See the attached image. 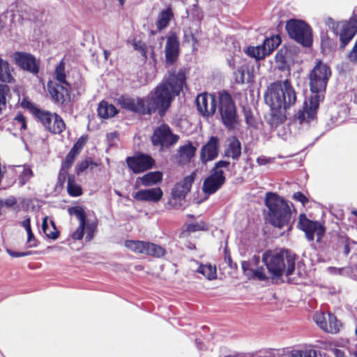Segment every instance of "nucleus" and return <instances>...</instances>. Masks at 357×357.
Segmentation results:
<instances>
[{
	"mask_svg": "<svg viewBox=\"0 0 357 357\" xmlns=\"http://www.w3.org/2000/svg\"><path fill=\"white\" fill-rule=\"evenodd\" d=\"M36 117L47 130L54 134H60L66 128L63 119L56 114L41 109Z\"/></svg>",
	"mask_w": 357,
	"mask_h": 357,
	"instance_id": "11",
	"label": "nucleus"
},
{
	"mask_svg": "<svg viewBox=\"0 0 357 357\" xmlns=\"http://www.w3.org/2000/svg\"><path fill=\"white\" fill-rule=\"evenodd\" d=\"M13 68L7 60L0 56V81L2 82L12 83L14 82L13 76Z\"/></svg>",
	"mask_w": 357,
	"mask_h": 357,
	"instance_id": "25",
	"label": "nucleus"
},
{
	"mask_svg": "<svg viewBox=\"0 0 357 357\" xmlns=\"http://www.w3.org/2000/svg\"><path fill=\"white\" fill-rule=\"evenodd\" d=\"M86 142V137H81L77 142L74 144L73 148L71 149L70 151L75 153V154L78 155L80 152V151L82 149L84 146L85 145Z\"/></svg>",
	"mask_w": 357,
	"mask_h": 357,
	"instance_id": "49",
	"label": "nucleus"
},
{
	"mask_svg": "<svg viewBox=\"0 0 357 357\" xmlns=\"http://www.w3.org/2000/svg\"><path fill=\"white\" fill-rule=\"evenodd\" d=\"M219 139L217 137H211L208 142L203 146L200 152V159L206 164L208 161L214 160L218 155Z\"/></svg>",
	"mask_w": 357,
	"mask_h": 357,
	"instance_id": "18",
	"label": "nucleus"
},
{
	"mask_svg": "<svg viewBox=\"0 0 357 357\" xmlns=\"http://www.w3.org/2000/svg\"><path fill=\"white\" fill-rule=\"evenodd\" d=\"M257 161L259 165H262L266 164L268 160L265 157H260V158H257Z\"/></svg>",
	"mask_w": 357,
	"mask_h": 357,
	"instance_id": "62",
	"label": "nucleus"
},
{
	"mask_svg": "<svg viewBox=\"0 0 357 357\" xmlns=\"http://www.w3.org/2000/svg\"><path fill=\"white\" fill-rule=\"evenodd\" d=\"M30 218H26L25 220L21 222L20 225L23 227L27 233V241L26 243L29 248H34L37 246L36 240L32 232Z\"/></svg>",
	"mask_w": 357,
	"mask_h": 357,
	"instance_id": "37",
	"label": "nucleus"
},
{
	"mask_svg": "<svg viewBox=\"0 0 357 357\" xmlns=\"http://www.w3.org/2000/svg\"><path fill=\"white\" fill-rule=\"evenodd\" d=\"M287 50H280L275 55V61L280 67H283L287 62Z\"/></svg>",
	"mask_w": 357,
	"mask_h": 357,
	"instance_id": "47",
	"label": "nucleus"
},
{
	"mask_svg": "<svg viewBox=\"0 0 357 357\" xmlns=\"http://www.w3.org/2000/svg\"><path fill=\"white\" fill-rule=\"evenodd\" d=\"M178 139L179 137L174 135L168 126L161 125L154 130L152 142L154 146H160L163 149L176 144Z\"/></svg>",
	"mask_w": 357,
	"mask_h": 357,
	"instance_id": "12",
	"label": "nucleus"
},
{
	"mask_svg": "<svg viewBox=\"0 0 357 357\" xmlns=\"http://www.w3.org/2000/svg\"><path fill=\"white\" fill-rule=\"evenodd\" d=\"M295 254L288 250H267L262 255V261L273 278L291 275L295 270Z\"/></svg>",
	"mask_w": 357,
	"mask_h": 357,
	"instance_id": "4",
	"label": "nucleus"
},
{
	"mask_svg": "<svg viewBox=\"0 0 357 357\" xmlns=\"http://www.w3.org/2000/svg\"><path fill=\"white\" fill-rule=\"evenodd\" d=\"M77 155V154L70 151L67 154L59 174V181L61 183H63L65 181L66 176L69 175L68 170L71 167Z\"/></svg>",
	"mask_w": 357,
	"mask_h": 357,
	"instance_id": "28",
	"label": "nucleus"
},
{
	"mask_svg": "<svg viewBox=\"0 0 357 357\" xmlns=\"http://www.w3.org/2000/svg\"><path fill=\"white\" fill-rule=\"evenodd\" d=\"M13 124L20 130H25L26 128L25 118L21 113L16 114L13 119Z\"/></svg>",
	"mask_w": 357,
	"mask_h": 357,
	"instance_id": "44",
	"label": "nucleus"
},
{
	"mask_svg": "<svg viewBox=\"0 0 357 357\" xmlns=\"http://www.w3.org/2000/svg\"><path fill=\"white\" fill-rule=\"evenodd\" d=\"M241 267H242V269L243 271V273L248 277H249L250 275L251 274L252 271V268H251V267H250V261H242Z\"/></svg>",
	"mask_w": 357,
	"mask_h": 357,
	"instance_id": "54",
	"label": "nucleus"
},
{
	"mask_svg": "<svg viewBox=\"0 0 357 357\" xmlns=\"http://www.w3.org/2000/svg\"><path fill=\"white\" fill-rule=\"evenodd\" d=\"M7 252L10 256L13 257H22L29 255V252H14L10 250H7Z\"/></svg>",
	"mask_w": 357,
	"mask_h": 357,
	"instance_id": "59",
	"label": "nucleus"
},
{
	"mask_svg": "<svg viewBox=\"0 0 357 357\" xmlns=\"http://www.w3.org/2000/svg\"><path fill=\"white\" fill-rule=\"evenodd\" d=\"M173 17L174 14L171 7H167L166 9L162 10L158 14L157 20L155 22V25L158 30L162 31V29L167 28Z\"/></svg>",
	"mask_w": 357,
	"mask_h": 357,
	"instance_id": "26",
	"label": "nucleus"
},
{
	"mask_svg": "<svg viewBox=\"0 0 357 357\" xmlns=\"http://www.w3.org/2000/svg\"><path fill=\"white\" fill-rule=\"evenodd\" d=\"M337 34L340 35V47L344 48L357 32V20L341 22Z\"/></svg>",
	"mask_w": 357,
	"mask_h": 357,
	"instance_id": "16",
	"label": "nucleus"
},
{
	"mask_svg": "<svg viewBox=\"0 0 357 357\" xmlns=\"http://www.w3.org/2000/svg\"><path fill=\"white\" fill-rule=\"evenodd\" d=\"M248 278H257L259 280H265L266 279H267V276L264 272V269L263 267L252 269L251 274Z\"/></svg>",
	"mask_w": 357,
	"mask_h": 357,
	"instance_id": "46",
	"label": "nucleus"
},
{
	"mask_svg": "<svg viewBox=\"0 0 357 357\" xmlns=\"http://www.w3.org/2000/svg\"><path fill=\"white\" fill-rule=\"evenodd\" d=\"M268 208L267 220L274 227L278 229L291 228V206L283 197L274 192H267L264 199Z\"/></svg>",
	"mask_w": 357,
	"mask_h": 357,
	"instance_id": "3",
	"label": "nucleus"
},
{
	"mask_svg": "<svg viewBox=\"0 0 357 357\" xmlns=\"http://www.w3.org/2000/svg\"><path fill=\"white\" fill-rule=\"evenodd\" d=\"M245 117L246 123L250 126H255V119L250 111H246L245 112Z\"/></svg>",
	"mask_w": 357,
	"mask_h": 357,
	"instance_id": "58",
	"label": "nucleus"
},
{
	"mask_svg": "<svg viewBox=\"0 0 357 357\" xmlns=\"http://www.w3.org/2000/svg\"><path fill=\"white\" fill-rule=\"evenodd\" d=\"M67 191L72 197H78L82 194V189L81 186L77 183L73 175H68Z\"/></svg>",
	"mask_w": 357,
	"mask_h": 357,
	"instance_id": "34",
	"label": "nucleus"
},
{
	"mask_svg": "<svg viewBox=\"0 0 357 357\" xmlns=\"http://www.w3.org/2000/svg\"><path fill=\"white\" fill-rule=\"evenodd\" d=\"M97 165L96 163H94L89 160H84L79 163L77 164L76 167V173L79 175L84 171H85L86 169H88L89 167H91V169L93 168V167H96Z\"/></svg>",
	"mask_w": 357,
	"mask_h": 357,
	"instance_id": "43",
	"label": "nucleus"
},
{
	"mask_svg": "<svg viewBox=\"0 0 357 357\" xmlns=\"http://www.w3.org/2000/svg\"><path fill=\"white\" fill-rule=\"evenodd\" d=\"M219 110L223 124L229 130H234L238 126L236 108L231 96L227 92L219 93Z\"/></svg>",
	"mask_w": 357,
	"mask_h": 357,
	"instance_id": "6",
	"label": "nucleus"
},
{
	"mask_svg": "<svg viewBox=\"0 0 357 357\" xmlns=\"http://www.w3.org/2000/svg\"><path fill=\"white\" fill-rule=\"evenodd\" d=\"M325 23L329 29H332L335 33H337L338 28L340 27L337 24H341V22H335L332 18L328 17L326 19Z\"/></svg>",
	"mask_w": 357,
	"mask_h": 357,
	"instance_id": "52",
	"label": "nucleus"
},
{
	"mask_svg": "<svg viewBox=\"0 0 357 357\" xmlns=\"http://www.w3.org/2000/svg\"><path fill=\"white\" fill-rule=\"evenodd\" d=\"M196 151L197 147L192 142H187L179 146L176 154L177 161L183 165L189 163L195 157Z\"/></svg>",
	"mask_w": 357,
	"mask_h": 357,
	"instance_id": "22",
	"label": "nucleus"
},
{
	"mask_svg": "<svg viewBox=\"0 0 357 357\" xmlns=\"http://www.w3.org/2000/svg\"><path fill=\"white\" fill-rule=\"evenodd\" d=\"M5 22L3 20L2 17H0V31L4 27Z\"/></svg>",
	"mask_w": 357,
	"mask_h": 357,
	"instance_id": "64",
	"label": "nucleus"
},
{
	"mask_svg": "<svg viewBox=\"0 0 357 357\" xmlns=\"http://www.w3.org/2000/svg\"><path fill=\"white\" fill-rule=\"evenodd\" d=\"M245 52L248 56L257 60L265 57L264 52L263 51V48L261 45L257 47H248Z\"/></svg>",
	"mask_w": 357,
	"mask_h": 357,
	"instance_id": "40",
	"label": "nucleus"
},
{
	"mask_svg": "<svg viewBox=\"0 0 357 357\" xmlns=\"http://www.w3.org/2000/svg\"><path fill=\"white\" fill-rule=\"evenodd\" d=\"M197 271L210 280L216 278V268L211 264H202Z\"/></svg>",
	"mask_w": 357,
	"mask_h": 357,
	"instance_id": "38",
	"label": "nucleus"
},
{
	"mask_svg": "<svg viewBox=\"0 0 357 357\" xmlns=\"http://www.w3.org/2000/svg\"><path fill=\"white\" fill-rule=\"evenodd\" d=\"M333 353L335 357H346L344 351L340 349H333Z\"/></svg>",
	"mask_w": 357,
	"mask_h": 357,
	"instance_id": "61",
	"label": "nucleus"
},
{
	"mask_svg": "<svg viewBox=\"0 0 357 357\" xmlns=\"http://www.w3.org/2000/svg\"><path fill=\"white\" fill-rule=\"evenodd\" d=\"M42 229L47 237L54 240L58 238L59 231L56 229L54 221L47 216L43 220Z\"/></svg>",
	"mask_w": 357,
	"mask_h": 357,
	"instance_id": "27",
	"label": "nucleus"
},
{
	"mask_svg": "<svg viewBox=\"0 0 357 357\" xmlns=\"http://www.w3.org/2000/svg\"><path fill=\"white\" fill-rule=\"evenodd\" d=\"M21 106L23 108L29 109L36 116L38 115V112H40V109L36 107L27 98H23L21 101Z\"/></svg>",
	"mask_w": 357,
	"mask_h": 357,
	"instance_id": "45",
	"label": "nucleus"
},
{
	"mask_svg": "<svg viewBox=\"0 0 357 357\" xmlns=\"http://www.w3.org/2000/svg\"><path fill=\"white\" fill-rule=\"evenodd\" d=\"M292 357H317V352L313 349L296 351L292 354Z\"/></svg>",
	"mask_w": 357,
	"mask_h": 357,
	"instance_id": "48",
	"label": "nucleus"
},
{
	"mask_svg": "<svg viewBox=\"0 0 357 357\" xmlns=\"http://www.w3.org/2000/svg\"><path fill=\"white\" fill-rule=\"evenodd\" d=\"M98 113L101 118L107 119L114 116L117 113V110L113 105L102 101L98 108Z\"/></svg>",
	"mask_w": 357,
	"mask_h": 357,
	"instance_id": "29",
	"label": "nucleus"
},
{
	"mask_svg": "<svg viewBox=\"0 0 357 357\" xmlns=\"http://www.w3.org/2000/svg\"><path fill=\"white\" fill-rule=\"evenodd\" d=\"M342 324L332 313L328 312L324 331L330 333H337L340 331Z\"/></svg>",
	"mask_w": 357,
	"mask_h": 357,
	"instance_id": "31",
	"label": "nucleus"
},
{
	"mask_svg": "<svg viewBox=\"0 0 357 357\" xmlns=\"http://www.w3.org/2000/svg\"><path fill=\"white\" fill-rule=\"evenodd\" d=\"M235 81L239 84L250 82L251 81V75L245 67H240L235 73Z\"/></svg>",
	"mask_w": 357,
	"mask_h": 357,
	"instance_id": "39",
	"label": "nucleus"
},
{
	"mask_svg": "<svg viewBox=\"0 0 357 357\" xmlns=\"http://www.w3.org/2000/svg\"><path fill=\"white\" fill-rule=\"evenodd\" d=\"M227 63L229 67H231V68H234L235 63L233 58H231V59H228Z\"/></svg>",
	"mask_w": 357,
	"mask_h": 357,
	"instance_id": "63",
	"label": "nucleus"
},
{
	"mask_svg": "<svg viewBox=\"0 0 357 357\" xmlns=\"http://www.w3.org/2000/svg\"><path fill=\"white\" fill-rule=\"evenodd\" d=\"M30 8L25 7L24 10L21 11V13L20 14V16L21 17L22 20H33V18L29 15Z\"/></svg>",
	"mask_w": 357,
	"mask_h": 357,
	"instance_id": "56",
	"label": "nucleus"
},
{
	"mask_svg": "<svg viewBox=\"0 0 357 357\" xmlns=\"http://www.w3.org/2000/svg\"><path fill=\"white\" fill-rule=\"evenodd\" d=\"M264 98L271 108V115L277 121L286 119V110L296 101L295 90L287 79L271 84Z\"/></svg>",
	"mask_w": 357,
	"mask_h": 357,
	"instance_id": "2",
	"label": "nucleus"
},
{
	"mask_svg": "<svg viewBox=\"0 0 357 357\" xmlns=\"http://www.w3.org/2000/svg\"><path fill=\"white\" fill-rule=\"evenodd\" d=\"M16 171L18 174V181L20 185H24L33 176V173L29 166H19Z\"/></svg>",
	"mask_w": 357,
	"mask_h": 357,
	"instance_id": "32",
	"label": "nucleus"
},
{
	"mask_svg": "<svg viewBox=\"0 0 357 357\" xmlns=\"http://www.w3.org/2000/svg\"><path fill=\"white\" fill-rule=\"evenodd\" d=\"M165 53L166 62L169 64L174 63L179 53V41L175 33H171L167 36Z\"/></svg>",
	"mask_w": 357,
	"mask_h": 357,
	"instance_id": "20",
	"label": "nucleus"
},
{
	"mask_svg": "<svg viewBox=\"0 0 357 357\" xmlns=\"http://www.w3.org/2000/svg\"><path fill=\"white\" fill-rule=\"evenodd\" d=\"M13 58L15 63L21 68L33 74L38 73V65L36 63L34 56L31 54L22 52H16L13 54Z\"/></svg>",
	"mask_w": 357,
	"mask_h": 357,
	"instance_id": "15",
	"label": "nucleus"
},
{
	"mask_svg": "<svg viewBox=\"0 0 357 357\" xmlns=\"http://www.w3.org/2000/svg\"><path fill=\"white\" fill-rule=\"evenodd\" d=\"M124 245L126 248L132 252L145 255L146 241L128 240L125 241Z\"/></svg>",
	"mask_w": 357,
	"mask_h": 357,
	"instance_id": "33",
	"label": "nucleus"
},
{
	"mask_svg": "<svg viewBox=\"0 0 357 357\" xmlns=\"http://www.w3.org/2000/svg\"><path fill=\"white\" fill-rule=\"evenodd\" d=\"M163 192L160 188L140 190L133 194L135 199L139 202H158L162 197Z\"/></svg>",
	"mask_w": 357,
	"mask_h": 357,
	"instance_id": "21",
	"label": "nucleus"
},
{
	"mask_svg": "<svg viewBox=\"0 0 357 357\" xmlns=\"http://www.w3.org/2000/svg\"><path fill=\"white\" fill-rule=\"evenodd\" d=\"M308 110H309V108H308L307 103L305 102V106L303 107V109L298 111L296 115V120L298 121L300 124H303L305 122H309L310 120L313 119L307 118Z\"/></svg>",
	"mask_w": 357,
	"mask_h": 357,
	"instance_id": "41",
	"label": "nucleus"
},
{
	"mask_svg": "<svg viewBox=\"0 0 357 357\" xmlns=\"http://www.w3.org/2000/svg\"><path fill=\"white\" fill-rule=\"evenodd\" d=\"M86 232H87L86 239L87 241H91L93 236V229L91 226H89V225L86 226Z\"/></svg>",
	"mask_w": 357,
	"mask_h": 357,
	"instance_id": "60",
	"label": "nucleus"
},
{
	"mask_svg": "<svg viewBox=\"0 0 357 357\" xmlns=\"http://www.w3.org/2000/svg\"><path fill=\"white\" fill-rule=\"evenodd\" d=\"M331 75L330 68L321 61H318L309 75V84L312 93L324 91Z\"/></svg>",
	"mask_w": 357,
	"mask_h": 357,
	"instance_id": "7",
	"label": "nucleus"
},
{
	"mask_svg": "<svg viewBox=\"0 0 357 357\" xmlns=\"http://www.w3.org/2000/svg\"><path fill=\"white\" fill-rule=\"evenodd\" d=\"M292 197L296 201L301 202L303 206L308 202V199L301 192H295Z\"/></svg>",
	"mask_w": 357,
	"mask_h": 357,
	"instance_id": "53",
	"label": "nucleus"
},
{
	"mask_svg": "<svg viewBox=\"0 0 357 357\" xmlns=\"http://www.w3.org/2000/svg\"><path fill=\"white\" fill-rule=\"evenodd\" d=\"M68 213L70 215H75L79 221V227L74 232H73L71 236L75 240H80L84 236V230L86 227V213L84 208L79 206L69 208Z\"/></svg>",
	"mask_w": 357,
	"mask_h": 357,
	"instance_id": "19",
	"label": "nucleus"
},
{
	"mask_svg": "<svg viewBox=\"0 0 357 357\" xmlns=\"http://www.w3.org/2000/svg\"><path fill=\"white\" fill-rule=\"evenodd\" d=\"M298 225L305 233L306 238L310 241L314 240V235L319 241L325 232L324 227L321 224L307 219L305 214L300 215Z\"/></svg>",
	"mask_w": 357,
	"mask_h": 357,
	"instance_id": "13",
	"label": "nucleus"
},
{
	"mask_svg": "<svg viewBox=\"0 0 357 357\" xmlns=\"http://www.w3.org/2000/svg\"><path fill=\"white\" fill-rule=\"evenodd\" d=\"M313 319L317 326L324 331L326 322V317L325 314L322 312H317L314 314Z\"/></svg>",
	"mask_w": 357,
	"mask_h": 357,
	"instance_id": "42",
	"label": "nucleus"
},
{
	"mask_svg": "<svg viewBox=\"0 0 357 357\" xmlns=\"http://www.w3.org/2000/svg\"><path fill=\"white\" fill-rule=\"evenodd\" d=\"M128 167L135 174L142 173L153 167L155 160L149 155L140 153L126 158Z\"/></svg>",
	"mask_w": 357,
	"mask_h": 357,
	"instance_id": "14",
	"label": "nucleus"
},
{
	"mask_svg": "<svg viewBox=\"0 0 357 357\" xmlns=\"http://www.w3.org/2000/svg\"><path fill=\"white\" fill-rule=\"evenodd\" d=\"M196 102L199 112L203 116L212 115L216 110V100L214 95L200 94L197 97Z\"/></svg>",
	"mask_w": 357,
	"mask_h": 357,
	"instance_id": "17",
	"label": "nucleus"
},
{
	"mask_svg": "<svg viewBox=\"0 0 357 357\" xmlns=\"http://www.w3.org/2000/svg\"><path fill=\"white\" fill-rule=\"evenodd\" d=\"M162 180V174L160 172H151L142 176L137 178L135 187L139 188L140 185L147 187L160 183Z\"/></svg>",
	"mask_w": 357,
	"mask_h": 357,
	"instance_id": "23",
	"label": "nucleus"
},
{
	"mask_svg": "<svg viewBox=\"0 0 357 357\" xmlns=\"http://www.w3.org/2000/svg\"><path fill=\"white\" fill-rule=\"evenodd\" d=\"M315 94L311 96L310 100V105L308 106L309 110L307 113L308 119H314L317 114V110L319 107V102L323 100V96L314 93Z\"/></svg>",
	"mask_w": 357,
	"mask_h": 357,
	"instance_id": "35",
	"label": "nucleus"
},
{
	"mask_svg": "<svg viewBox=\"0 0 357 357\" xmlns=\"http://www.w3.org/2000/svg\"><path fill=\"white\" fill-rule=\"evenodd\" d=\"M289 36L304 46L312 44V31L310 26L303 21L291 20L286 25Z\"/></svg>",
	"mask_w": 357,
	"mask_h": 357,
	"instance_id": "9",
	"label": "nucleus"
},
{
	"mask_svg": "<svg viewBox=\"0 0 357 357\" xmlns=\"http://www.w3.org/2000/svg\"><path fill=\"white\" fill-rule=\"evenodd\" d=\"M134 45V47L135 50H137L141 55L145 59H146L147 58V55H146V53H147V47L144 44H142L140 42H138V43H134L133 44Z\"/></svg>",
	"mask_w": 357,
	"mask_h": 357,
	"instance_id": "51",
	"label": "nucleus"
},
{
	"mask_svg": "<svg viewBox=\"0 0 357 357\" xmlns=\"http://www.w3.org/2000/svg\"><path fill=\"white\" fill-rule=\"evenodd\" d=\"M70 84L66 81L65 63L61 61L55 68L54 80L47 84L48 91L54 102L65 108L70 102Z\"/></svg>",
	"mask_w": 357,
	"mask_h": 357,
	"instance_id": "5",
	"label": "nucleus"
},
{
	"mask_svg": "<svg viewBox=\"0 0 357 357\" xmlns=\"http://www.w3.org/2000/svg\"><path fill=\"white\" fill-rule=\"evenodd\" d=\"M228 147L225 150V155L237 160L241 154V144L236 137H232L228 139Z\"/></svg>",
	"mask_w": 357,
	"mask_h": 357,
	"instance_id": "24",
	"label": "nucleus"
},
{
	"mask_svg": "<svg viewBox=\"0 0 357 357\" xmlns=\"http://www.w3.org/2000/svg\"><path fill=\"white\" fill-rule=\"evenodd\" d=\"M191 15H192V18L196 20H200L202 18V13L199 8L196 6L192 9Z\"/></svg>",
	"mask_w": 357,
	"mask_h": 357,
	"instance_id": "57",
	"label": "nucleus"
},
{
	"mask_svg": "<svg viewBox=\"0 0 357 357\" xmlns=\"http://www.w3.org/2000/svg\"><path fill=\"white\" fill-rule=\"evenodd\" d=\"M8 86L6 85L0 84V108L2 109L3 106L6 104V94L8 91Z\"/></svg>",
	"mask_w": 357,
	"mask_h": 357,
	"instance_id": "50",
	"label": "nucleus"
},
{
	"mask_svg": "<svg viewBox=\"0 0 357 357\" xmlns=\"http://www.w3.org/2000/svg\"><path fill=\"white\" fill-rule=\"evenodd\" d=\"M229 162L225 160L218 162L213 168V173L204 182L203 190L206 194H213L225 183L224 169L228 168Z\"/></svg>",
	"mask_w": 357,
	"mask_h": 357,
	"instance_id": "10",
	"label": "nucleus"
},
{
	"mask_svg": "<svg viewBox=\"0 0 357 357\" xmlns=\"http://www.w3.org/2000/svg\"><path fill=\"white\" fill-rule=\"evenodd\" d=\"M195 173L185 176L183 181L176 183L172 189L171 198L167 204L173 208H181L185 203V196L190 192L194 182Z\"/></svg>",
	"mask_w": 357,
	"mask_h": 357,
	"instance_id": "8",
	"label": "nucleus"
},
{
	"mask_svg": "<svg viewBox=\"0 0 357 357\" xmlns=\"http://www.w3.org/2000/svg\"><path fill=\"white\" fill-rule=\"evenodd\" d=\"M188 229L190 231H199V230H204L206 228V225L204 224L197 223V224H192V225H188Z\"/></svg>",
	"mask_w": 357,
	"mask_h": 357,
	"instance_id": "55",
	"label": "nucleus"
},
{
	"mask_svg": "<svg viewBox=\"0 0 357 357\" xmlns=\"http://www.w3.org/2000/svg\"><path fill=\"white\" fill-rule=\"evenodd\" d=\"M185 83V75L182 72L171 73L163 82L158 85L150 98H130L121 96L118 103L121 107L139 114H151L158 110L162 116L169 107L174 96H178Z\"/></svg>",
	"mask_w": 357,
	"mask_h": 357,
	"instance_id": "1",
	"label": "nucleus"
},
{
	"mask_svg": "<svg viewBox=\"0 0 357 357\" xmlns=\"http://www.w3.org/2000/svg\"><path fill=\"white\" fill-rule=\"evenodd\" d=\"M281 43L280 37L278 35L273 36L264 40L261 47L264 52V56L270 54Z\"/></svg>",
	"mask_w": 357,
	"mask_h": 357,
	"instance_id": "30",
	"label": "nucleus"
},
{
	"mask_svg": "<svg viewBox=\"0 0 357 357\" xmlns=\"http://www.w3.org/2000/svg\"><path fill=\"white\" fill-rule=\"evenodd\" d=\"M165 248L162 246L150 242H146L145 255L159 258L163 257L165 255Z\"/></svg>",
	"mask_w": 357,
	"mask_h": 357,
	"instance_id": "36",
	"label": "nucleus"
}]
</instances>
